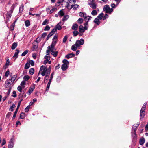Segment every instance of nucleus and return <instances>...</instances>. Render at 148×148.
I'll use <instances>...</instances> for the list:
<instances>
[{
	"instance_id": "f257e3e1",
	"label": "nucleus",
	"mask_w": 148,
	"mask_h": 148,
	"mask_svg": "<svg viewBox=\"0 0 148 148\" xmlns=\"http://www.w3.org/2000/svg\"><path fill=\"white\" fill-rule=\"evenodd\" d=\"M103 10L105 11L106 13L110 14L113 11V10L112 8H110L108 5H107L104 6Z\"/></svg>"
},
{
	"instance_id": "f03ea898",
	"label": "nucleus",
	"mask_w": 148,
	"mask_h": 148,
	"mask_svg": "<svg viewBox=\"0 0 148 148\" xmlns=\"http://www.w3.org/2000/svg\"><path fill=\"white\" fill-rule=\"evenodd\" d=\"M137 129V127L135 126V127L134 128L132 127V136L133 137L134 139L136 138V131Z\"/></svg>"
},
{
	"instance_id": "7ed1b4c3",
	"label": "nucleus",
	"mask_w": 148,
	"mask_h": 148,
	"mask_svg": "<svg viewBox=\"0 0 148 148\" xmlns=\"http://www.w3.org/2000/svg\"><path fill=\"white\" fill-rule=\"evenodd\" d=\"M13 81H11V80L9 79L7 80L5 82V87L6 88H8L10 87H11V86H10V85L13 84Z\"/></svg>"
},
{
	"instance_id": "20e7f679",
	"label": "nucleus",
	"mask_w": 148,
	"mask_h": 148,
	"mask_svg": "<svg viewBox=\"0 0 148 148\" xmlns=\"http://www.w3.org/2000/svg\"><path fill=\"white\" fill-rule=\"evenodd\" d=\"M84 43V40L83 39L81 38L79 40H77L75 43V44L79 47L80 45H83Z\"/></svg>"
},
{
	"instance_id": "39448f33",
	"label": "nucleus",
	"mask_w": 148,
	"mask_h": 148,
	"mask_svg": "<svg viewBox=\"0 0 148 148\" xmlns=\"http://www.w3.org/2000/svg\"><path fill=\"white\" fill-rule=\"evenodd\" d=\"M144 110L141 109L140 111V119L141 118H143L145 116V113Z\"/></svg>"
},
{
	"instance_id": "423d86ee",
	"label": "nucleus",
	"mask_w": 148,
	"mask_h": 148,
	"mask_svg": "<svg viewBox=\"0 0 148 148\" xmlns=\"http://www.w3.org/2000/svg\"><path fill=\"white\" fill-rule=\"evenodd\" d=\"M75 56V54L73 53L68 54L65 56V58L68 59H69L71 58H72Z\"/></svg>"
},
{
	"instance_id": "0eeeda50",
	"label": "nucleus",
	"mask_w": 148,
	"mask_h": 148,
	"mask_svg": "<svg viewBox=\"0 0 148 148\" xmlns=\"http://www.w3.org/2000/svg\"><path fill=\"white\" fill-rule=\"evenodd\" d=\"M14 145V143H13L12 139L10 140L9 143L8 145V148H13Z\"/></svg>"
},
{
	"instance_id": "6e6552de",
	"label": "nucleus",
	"mask_w": 148,
	"mask_h": 148,
	"mask_svg": "<svg viewBox=\"0 0 148 148\" xmlns=\"http://www.w3.org/2000/svg\"><path fill=\"white\" fill-rule=\"evenodd\" d=\"M78 47H79L75 44L72 46L71 49L73 51H75L77 49Z\"/></svg>"
},
{
	"instance_id": "1a4fd4ad",
	"label": "nucleus",
	"mask_w": 148,
	"mask_h": 148,
	"mask_svg": "<svg viewBox=\"0 0 148 148\" xmlns=\"http://www.w3.org/2000/svg\"><path fill=\"white\" fill-rule=\"evenodd\" d=\"M38 40H36V42H34L33 43V51H34V50L36 49L38 47Z\"/></svg>"
},
{
	"instance_id": "9d476101",
	"label": "nucleus",
	"mask_w": 148,
	"mask_h": 148,
	"mask_svg": "<svg viewBox=\"0 0 148 148\" xmlns=\"http://www.w3.org/2000/svg\"><path fill=\"white\" fill-rule=\"evenodd\" d=\"M79 7V5L77 4H75V5H71V8H73V10H76Z\"/></svg>"
},
{
	"instance_id": "9b49d317",
	"label": "nucleus",
	"mask_w": 148,
	"mask_h": 148,
	"mask_svg": "<svg viewBox=\"0 0 148 148\" xmlns=\"http://www.w3.org/2000/svg\"><path fill=\"white\" fill-rule=\"evenodd\" d=\"M68 68V66L67 64H63L61 66V69L63 71H66Z\"/></svg>"
},
{
	"instance_id": "f8f14e48",
	"label": "nucleus",
	"mask_w": 148,
	"mask_h": 148,
	"mask_svg": "<svg viewBox=\"0 0 148 148\" xmlns=\"http://www.w3.org/2000/svg\"><path fill=\"white\" fill-rule=\"evenodd\" d=\"M78 25L77 24H74L72 27V29L73 30H76L78 27Z\"/></svg>"
},
{
	"instance_id": "ddd939ff",
	"label": "nucleus",
	"mask_w": 148,
	"mask_h": 148,
	"mask_svg": "<svg viewBox=\"0 0 148 148\" xmlns=\"http://www.w3.org/2000/svg\"><path fill=\"white\" fill-rule=\"evenodd\" d=\"M79 31L80 33H83L84 32V27L83 26L81 25L79 26Z\"/></svg>"
},
{
	"instance_id": "4468645a",
	"label": "nucleus",
	"mask_w": 148,
	"mask_h": 148,
	"mask_svg": "<svg viewBox=\"0 0 148 148\" xmlns=\"http://www.w3.org/2000/svg\"><path fill=\"white\" fill-rule=\"evenodd\" d=\"M145 141V140L143 137L141 138L139 141V143L140 145H143Z\"/></svg>"
},
{
	"instance_id": "2eb2a0df",
	"label": "nucleus",
	"mask_w": 148,
	"mask_h": 148,
	"mask_svg": "<svg viewBox=\"0 0 148 148\" xmlns=\"http://www.w3.org/2000/svg\"><path fill=\"white\" fill-rule=\"evenodd\" d=\"M18 44L17 42H14L13 43L11 46V49L12 50H14L17 46Z\"/></svg>"
},
{
	"instance_id": "dca6fc26",
	"label": "nucleus",
	"mask_w": 148,
	"mask_h": 148,
	"mask_svg": "<svg viewBox=\"0 0 148 148\" xmlns=\"http://www.w3.org/2000/svg\"><path fill=\"white\" fill-rule=\"evenodd\" d=\"M47 71V67H45L43 69L42 72L41 73V74L42 76L45 75V73Z\"/></svg>"
},
{
	"instance_id": "f3484780",
	"label": "nucleus",
	"mask_w": 148,
	"mask_h": 148,
	"mask_svg": "<svg viewBox=\"0 0 148 148\" xmlns=\"http://www.w3.org/2000/svg\"><path fill=\"white\" fill-rule=\"evenodd\" d=\"M55 47H53V48L51 47H50L49 46H48L47 47V49L50 50L51 51L52 53V52H54L56 51V49L55 48Z\"/></svg>"
},
{
	"instance_id": "a211bd4d",
	"label": "nucleus",
	"mask_w": 148,
	"mask_h": 148,
	"mask_svg": "<svg viewBox=\"0 0 148 148\" xmlns=\"http://www.w3.org/2000/svg\"><path fill=\"white\" fill-rule=\"evenodd\" d=\"M19 52V51L17 49H16V52H15L14 55L13 56V57L17 58L18 57V54Z\"/></svg>"
},
{
	"instance_id": "6ab92c4d",
	"label": "nucleus",
	"mask_w": 148,
	"mask_h": 148,
	"mask_svg": "<svg viewBox=\"0 0 148 148\" xmlns=\"http://www.w3.org/2000/svg\"><path fill=\"white\" fill-rule=\"evenodd\" d=\"M63 2L66 3V7L68 8L70 5L69 3H71L70 1L69 2V0H63Z\"/></svg>"
},
{
	"instance_id": "aec40b11",
	"label": "nucleus",
	"mask_w": 148,
	"mask_h": 148,
	"mask_svg": "<svg viewBox=\"0 0 148 148\" xmlns=\"http://www.w3.org/2000/svg\"><path fill=\"white\" fill-rule=\"evenodd\" d=\"M79 15L81 17H84V19H85V18H87V16H86V14L85 13L80 12L79 13Z\"/></svg>"
},
{
	"instance_id": "412c9836",
	"label": "nucleus",
	"mask_w": 148,
	"mask_h": 148,
	"mask_svg": "<svg viewBox=\"0 0 148 148\" xmlns=\"http://www.w3.org/2000/svg\"><path fill=\"white\" fill-rule=\"evenodd\" d=\"M25 25L26 27H28L30 25V21L29 20H27L25 21Z\"/></svg>"
},
{
	"instance_id": "4be33fe9",
	"label": "nucleus",
	"mask_w": 148,
	"mask_h": 148,
	"mask_svg": "<svg viewBox=\"0 0 148 148\" xmlns=\"http://www.w3.org/2000/svg\"><path fill=\"white\" fill-rule=\"evenodd\" d=\"M89 5L92 9H95L96 8L97 5L95 3L92 4H90Z\"/></svg>"
},
{
	"instance_id": "5701e85b",
	"label": "nucleus",
	"mask_w": 148,
	"mask_h": 148,
	"mask_svg": "<svg viewBox=\"0 0 148 148\" xmlns=\"http://www.w3.org/2000/svg\"><path fill=\"white\" fill-rule=\"evenodd\" d=\"M99 19L97 18L95 19L93 22L97 25H99L100 23V22Z\"/></svg>"
},
{
	"instance_id": "b1692460",
	"label": "nucleus",
	"mask_w": 148,
	"mask_h": 148,
	"mask_svg": "<svg viewBox=\"0 0 148 148\" xmlns=\"http://www.w3.org/2000/svg\"><path fill=\"white\" fill-rule=\"evenodd\" d=\"M57 42V40H53L52 42V43L51 45V46L50 47H55L56 44Z\"/></svg>"
},
{
	"instance_id": "393cba45",
	"label": "nucleus",
	"mask_w": 148,
	"mask_h": 148,
	"mask_svg": "<svg viewBox=\"0 0 148 148\" xmlns=\"http://www.w3.org/2000/svg\"><path fill=\"white\" fill-rule=\"evenodd\" d=\"M104 16V14L103 13H100L97 17V18L100 20Z\"/></svg>"
},
{
	"instance_id": "a878e982",
	"label": "nucleus",
	"mask_w": 148,
	"mask_h": 148,
	"mask_svg": "<svg viewBox=\"0 0 148 148\" xmlns=\"http://www.w3.org/2000/svg\"><path fill=\"white\" fill-rule=\"evenodd\" d=\"M64 14L62 10H61L58 13V14L61 16H64Z\"/></svg>"
},
{
	"instance_id": "bb28decb",
	"label": "nucleus",
	"mask_w": 148,
	"mask_h": 148,
	"mask_svg": "<svg viewBox=\"0 0 148 148\" xmlns=\"http://www.w3.org/2000/svg\"><path fill=\"white\" fill-rule=\"evenodd\" d=\"M55 28L57 29L60 30L62 29V27L60 25H59V24H57L55 27Z\"/></svg>"
},
{
	"instance_id": "cd10ccee",
	"label": "nucleus",
	"mask_w": 148,
	"mask_h": 148,
	"mask_svg": "<svg viewBox=\"0 0 148 148\" xmlns=\"http://www.w3.org/2000/svg\"><path fill=\"white\" fill-rule=\"evenodd\" d=\"M17 77V75H15L13 76V77H12L11 78V79H10L11 80V81H13V83L14 82V81L15 80V79Z\"/></svg>"
},
{
	"instance_id": "c85d7f7f",
	"label": "nucleus",
	"mask_w": 148,
	"mask_h": 148,
	"mask_svg": "<svg viewBox=\"0 0 148 148\" xmlns=\"http://www.w3.org/2000/svg\"><path fill=\"white\" fill-rule=\"evenodd\" d=\"M23 4L21 5L19 8V12L21 13L23 11Z\"/></svg>"
},
{
	"instance_id": "c756f323",
	"label": "nucleus",
	"mask_w": 148,
	"mask_h": 148,
	"mask_svg": "<svg viewBox=\"0 0 148 148\" xmlns=\"http://www.w3.org/2000/svg\"><path fill=\"white\" fill-rule=\"evenodd\" d=\"M30 67V64L28 62L26 63L25 66V69H27L29 68Z\"/></svg>"
},
{
	"instance_id": "7c9ffc66",
	"label": "nucleus",
	"mask_w": 148,
	"mask_h": 148,
	"mask_svg": "<svg viewBox=\"0 0 148 148\" xmlns=\"http://www.w3.org/2000/svg\"><path fill=\"white\" fill-rule=\"evenodd\" d=\"M12 13H11V12H10V11L8 12L6 15V18H8V16L9 18H10Z\"/></svg>"
},
{
	"instance_id": "2f4dec72",
	"label": "nucleus",
	"mask_w": 148,
	"mask_h": 148,
	"mask_svg": "<svg viewBox=\"0 0 148 148\" xmlns=\"http://www.w3.org/2000/svg\"><path fill=\"white\" fill-rule=\"evenodd\" d=\"M69 16L68 15L64 16L62 19V21L64 22L66 20L69 18Z\"/></svg>"
},
{
	"instance_id": "473e14b6",
	"label": "nucleus",
	"mask_w": 148,
	"mask_h": 148,
	"mask_svg": "<svg viewBox=\"0 0 148 148\" xmlns=\"http://www.w3.org/2000/svg\"><path fill=\"white\" fill-rule=\"evenodd\" d=\"M53 75H54V72H53L52 73L51 75V76L50 77V78L49 81L48 82L49 83H51L52 80L53 78Z\"/></svg>"
},
{
	"instance_id": "72a5a7b5",
	"label": "nucleus",
	"mask_w": 148,
	"mask_h": 148,
	"mask_svg": "<svg viewBox=\"0 0 148 148\" xmlns=\"http://www.w3.org/2000/svg\"><path fill=\"white\" fill-rule=\"evenodd\" d=\"M29 73L30 74L32 75L34 73V68H32L30 69L29 70Z\"/></svg>"
},
{
	"instance_id": "f704fd0d",
	"label": "nucleus",
	"mask_w": 148,
	"mask_h": 148,
	"mask_svg": "<svg viewBox=\"0 0 148 148\" xmlns=\"http://www.w3.org/2000/svg\"><path fill=\"white\" fill-rule=\"evenodd\" d=\"M25 113L22 112L20 114V117L21 119H23L25 118Z\"/></svg>"
},
{
	"instance_id": "c9c22d12",
	"label": "nucleus",
	"mask_w": 148,
	"mask_h": 148,
	"mask_svg": "<svg viewBox=\"0 0 148 148\" xmlns=\"http://www.w3.org/2000/svg\"><path fill=\"white\" fill-rule=\"evenodd\" d=\"M26 84V82L24 81H23L21 83L20 85L23 88H24L25 87L24 85Z\"/></svg>"
},
{
	"instance_id": "e433bc0d",
	"label": "nucleus",
	"mask_w": 148,
	"mask_h": 148,
	"mask_svg": "<svg viewBox=\"0 0 148 148\" xmlns=\"http://www.w3.org/2000/svg\"><path fill=\"white\" fill-rule=\"evenodd\" d=\"M73 36H77L79 32H78L76 30L74 31L73 32Z\"/></svg>"
},
{
	"instance_id": "4c0bfd02",
	"label": "nucleus",
	"mask_w": 148,
	"mask_h": 148,
	"mask_svg": "<svg viewBox=\"0 0 148 148\" xmlns=\"http://www.w3.org/2000/svg\"><path fill=\"white\" fill-rule=\"evenodd\" d=\"M29 77L28 75H26L24 76L23 79L25 81H27L29 79Z\"/></svg>"
},
{
	"instance_id": "58836bf2",
	"label": "nucleus",
	"mask_w": 148,
	"mask_h": 148,
	"mask_svg": "<svg viewBox=\"0 0 148 148\" xmlns=\"http://www.w3.org/2000/svg\"><path fill=\"white\" fill-rule=\"evenodd\" d=\"M15 5L14 4H13L12 5V6L11 8V9H10V12H11V13L13 12V11L15 7Z\"/></svg>"
},
{
	"instance_id": "ea45409f",
	"label": "nucleus",
	"mask_w": 148,
	"mask_h": 148,
	"mask_svg": "<svg viewBox=\"0 0 148 148\" xmlns=\"http://www.w3.org/2000/svg\"><path fill=\"white\" fill-rule=\"evenodd\" d=\"M29 52V50L28 49L25 50L21 54L22 56H25Z\"/></svg>"
},
{
	"instance_id": "a19ab883",
	"label": "nucleus",
	"mask_w": 148,
	"mask_h": 148,
	"mask_svg": "<svg viewBox=\"0 0 148 148\" xmlns=\"http://www.w3.org/2000/svg\"><path fill=\"white\" fill-rule=\"evenodd\" d=\"M83 19L82 18H79L77 21V22L81 24L83 22Z\"/></svg>"
},
{
	"instance_id": "79ce46f5",
	"label": "nucleus",
	"mask_w": 148,
	"mask_h": 148,
	"mask_svg": "<svg viewBox=\"0 0 148 148\" xmlns=\"http://www.w3.org/2000/svg\"><path fill=\"white\" fill-rule=\"evenodd\" d=\"M10 63V62L9 60V59H8L7 60L6 63L5 64V68H6V67H8V66L9 65Z\"/></svg>"
},
{
	"instance_id": "37998d69",
	"label": "nucleus",
	"mask_w": 148,
	"mask_h": 148,
	"mask_svg": "<svg viewBox=\"0 0 148 148\" xmlns=\"http://www.w3.org/2000/svg\"><path fill=\"white\" fill-rule=\"evenodd\" d=\"M63 62L64 64H67V65L69 64V62L66 59H64L63 61Z\"/></svg>"
},
{
	"instance_id": "c03bdc74",
	"label": "nucleus",
	"mask_w": 148,
	"mask_h": 148,
	"mask_svg": "<svg viewBox=\"0 0 148 148\" xmlns=\"http://www.w3.org/2000/svg\"><path fill=\"white\" fill-rule=\"evenodd\" d=\"M68 38V36H65L64 38H63V42L64 43H65L67 40Z\"/></svg>"
},
{
	"instance_id": "a18cd8bd",
	"label": "nucleus",
	"mask_w": 148,
	"mask_h": 148,
	"mask_svg": "<svg viewBox=\"0 0 148 148\" xmlns=\"http://www.w3.org/2000/svg\"><path fill=\"white\" fill-rule=\"evenodd\" d=\"M14 26L15 23H14L11 25L10 26V30L11 31H13L14 30Z\"/></svg>"
},
{
	"instance_id": "49530a36",
	"label": "nucleus",
	"mask_w": 148,
	"mask_h": 148,
	"mask_svg": "<svg viewBox=\"0 0 148 148\" xmlns=\"http://www.w3.org/2000/svg\"><path fill=\"white\" fill-rule=\"evenodd\" d=\"M91 14L93 15H96L97 14V12L95 10H93L91 12Z\"/></svg>"
},
{
	"instance_id": "de8ad7c7",
	"label": "nucleus",
	"mask_w": 148,
	"mask_h": 148,
	"mask_svg": "<svg viewBox=\"0 0 148 148\" xmlns=\"http://www.w3.org/2000/svg\"><path fill=\"white\" fill-rule=\"evenodd\" d=\"M58 53V51H55L54 52H53L51 53V54L53 55L54 57H56L57 56Z\"/></svg>"
},
{
	"instance_id": "09e8293b",
	"label": "nucleus",
	"mask_w": 148,
	"mask_h": 148,
	"mask_svg": "<svg viewBox=\"0 0 148 148\" xmlns=\"http://www.w3.org/2000/svg\"><path fill=\"white\" fill-rule=\"evenodd\" d=\"M34 87L30 88L29 89V90L28 91L29 95H30L32 92L34 90Z\"/></svg>"
},
{
	"instance_id": "8fccbe9b",
	"label": "nucleus",
	"mask_w": 148,
	"mask_h": 148,
	"mask_svg": "<svg viewBox=\"0 0 148 148\" xmlns=\"http://www.w3.org/2000/svg\"><path fill=\"white\" fill-rule=\"evenodd\" d=\"M63 3V0H59V1L56 3V5H57L58 6H59L61 3Z\"/></svg>"
},
{
	"instance_id": "3c124183",
	"label": "nucleus",
	"mask_w": 148,
	"mask_h": 148,
	"mask_svg": "<svg viewBox=\"0 0 148 148\" xmlns=\"http://www.w3.org/2000/svg\"><path fill=\"white\" fill-rule=\"evenodd\" d=\"M15 107H16V106L15 104H12V105L10 107V110L11 109V111L12 112L14 110L13 108H15Z\"/></svg>"
},
{
	"instance_id": "603ef678",
	"label": "nucleus",
	"mask_w": 148,
	"mask_h": 148,
	"mask_svg": "<svg viewBox=\"0 0 148 148\" xmlns=\"http://www.w3.org/2000/svg\"><path fill=\"white\" fill-rule=\"evenodd\" d=\"M48 20L47 19H45L44 20V21L42 23V25H45L47 24L48 23Z\"/></svg>"
},
{
	"instance_id": "864d4df0",
	"label": "nucleus",
	"mask_w": 148,
	"mask_h": 148,
	"mask_svg": "<svg viewBox=\"0 0 148 148\" xmlns=\"http://www.w3.org/2000/svg\"><path fill=\"white\" fill-rule=\"evenodd\" d=\"M29 64H30L32 66H33L34 65V62L32 60H29Z\"/></svg>"
},
{
	"instance_id": "5fc2aeb1",
	"label": "nucleus",
	"mask_w": 148,
	"mask_h": 148,
	"mask_svg": "<svg viewBox=\"0 0 148 148\" xmlns=\"http://www.w3.org/2000/svg\"><path fill=\"white\" fill-rule=\"evenodd\" d=\"M30 108V105H28L27 107L25 109V111L26 112H28Z\"/></svg>"
},
{
	"instance_id": "6e6d98bb",
	"label": "nucleus",
	"mask_w": 148,
	"mask_h": 148,
	"mask_svg": "<svg viewBox=\"0 0 148 148\" xmlns=\"http://www.w3.org/2000/svg\"><path fill=\"white\" fill-rule=\"evenodd\" d=\"M50 27L49 25H47L44 29L45 31H49L50 30Z\"/></svg>"
},
{
	"instance_id": "4d7b16f0",
	"label": "nucleus",
	"mask_w": 148,
	"mask_h": 148,
	"mask_svg": "<svg viewBox=\"0 0 148 148\" xmlns=\"http://www.w3.org/2000/svg\"><path fill=\"white\" fill-rule=\"evenodd\" d=\"M11 89H12V87H10L9 88L8 90V91L7 93V95L8 96H9V95L10 94V91H11Z\"/></svg>"
},
{
	"instance_id": "13d9d810",
	"label": "nucleus",
	"mask_w": 148,
	"mask_h": 148,
	"mask_svg": "<svg viewBox=\"0 0 148 148\" xmlns=\"http://www.w3.org/2000/svg\"><path fill=\"white\" fill-rule=\"evenodd\" d=\"M51 84V83L48 82V84L47 85L46 91H48L49 90Z\"/></svg>"
},
{
	"instance_id": "bf43d9fd",
	"label": "nucleus",
	"mask_w": 148,
	"mask_h": 148,
	"mask_svg": "<svg viewBox=\"0 0 148 148\" xmlns=\"http://www.w3.org/2000/svg\"><path fill=\"white\" fill-rule=\"evenodd\" d=\"M50 56L46 55L45 56V58L46 60H47V61H49L50 59Z\"/></svg>"
},
{
	"instance_id": "052dcab7",
	"label": "nucleus",
	"mask_w": 148,
	"mask_h": 148,
	"mask_svg": "<svg viewBox=\"0 0 148 148\" xmlns=\"http://www.w3.org/2000/svg\"><path fill=\"white\" fill-rule=\"evenodd\" d=\"M47 35V33L44 32L41 35V37L42 38H45Z\"/></svg>"
},
{
	"instance_id": "680f3d73",
	"label": "nucleus",
	"mask_w": 148,
	"mask_h": 148,
	"mask_svg": "<svg viewBox=\"0 0 148 148\" xmlns=\"http://www.w3.org/2000/svg\"><path fill=\"white\" fill-rule=\"evenodd\" d=\"M147 104V103H144V104L143 105L141 109H142L143 110H145V108H146V106Z\"/></svg>"
},
{
	"instance_id": "e2e57ef3",
	"label": "nucleus",
	"mask_w": 148,
	"mask_h": 148,
	"mask_svg": "<svg viewBox=\"0 0 148 148\" xmlns=\"http://www.w3.org/2000/svg\"><path fill=\"white\" fill-rule=\"evenodd\" d=\"M22 89H23V88L22 86L21 87L20 86H19L17 87V89H18V90L20 92H22Z\"/></svg>"
},
{
	"instance_id": "0e129e2a",
	"label": "nucleus",
	"mask_w": 148,
	"mask_h": 148,
	"mask_svg": "<svg viewBox=\"0 0 148 148\" xmlns=\"http://www.w3.org/2000/svg\"><path fill=\"white\" fill-rule=\"evenodd\" d=\"M57 9L56 8H53L49 12L50 14L53 13Z\"/></svg>"
},
{
	"instance_id": "69168bd1",
	"label": "nucleus",
	"mask_w": 148,
	"mask_h": 148,
	"mask_svg": "<svg viewBox=\"0 0 148 148\" xmlns=\"http://www.w3.org/2000/svg\"><path fill=\"white\" fill-rule=\"evenodd\" d=\"M17 112H18V111H17V110H16L15 111L14 114L13 115V116L12 117L13 119H14V118L16 117V114L17 113Z\"/></svg>"
},
{
	"instance_id": "338daca9",
	"label": "nucleus",
	"mask_w": 148,
	"mask_h": 148,
	"mask_svg": "<svg viewBox=\"0 0 148 148\" xmlns=\"http://www.w3.org/2000/svg\"><path fill=\"white\" fill-rule=\"evenodd\" d=\"M11 114L12 113L11 112H8L6 116V117L7 118H9L11 116Z\"/></svg>"
},
{
	"instance_id": "774afa93",
	"label": "nucleus",
	"mask_w": 148,
	"mask_h": 148,
	"mask_svg": "<svg viewBox=\"0 0 148 148\" xmlns=\"http://www.w3.org/2000/svg\"><path fill=\"white\" fill-rule=\"evenodd\" d=\"M58 36L57 35H55L54 37H53L52 40H58Z\"/></svg>"
}]
</instances>
